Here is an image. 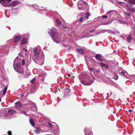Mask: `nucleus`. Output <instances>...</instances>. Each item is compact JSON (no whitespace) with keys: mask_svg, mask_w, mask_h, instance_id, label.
Here are the masks:
<instances>
[{"mask_svg":"<svg viewBox=\"0 0 135 135\" xmlns=\"http://www.w3.org/2000/svg\"><path fill=\"white\" fill-rule=\"evenodd\" d=\"M34 56L36 59H38L39 56L38 53V52L34 53Z\"/></svg>","mask_w":135,"mask_h":135,"instance_id":"18","label":"nucleus"},{"mask_svg":"<svg viewBox=\"0 0 135 135\" xmlns=\"http://www.w3.org/2000/svg\"><path fill=\"white\" fill-rule=\"evenodd\" d=\"M129 2L132 4H135V0H129Z\"/></svg>","mask_w":135,"mask_h":135,"instance_id":"21","label":"nucleus"},{"mask_svg":"<svg viewBox=\"0 0 135 135\" xmlns=\"http://www.w3.org/2000/svg\"><path fill=\"white\" fill-rule=\"evenodd\" d=\"M89 13L87 12L86 14L85 15H81L78 16V17L79 18L80 22H81L86 19H88L89 17Z\"/></svg>","mask_w":135,"mask_h":135,"instance_id":"5","label":"nucleus"},{"mask_svg":"<svg viewBox=\"0 0 135 135\" xmlns=\"http://www.w3.org/2000/svg\"><path fill=\"white\" fill-rule=\"evenodd\" d=\"M118 78V76L117 75H115L114 76V79L115 80H117Z\"/></svg>","mask_w":135,"mask_h":135,"instance_id":"26","label":"nucleus"},{"mask_svg":"<svg viewBox=\"0 0 135 135\" xmlns=\"http://www.w3.org/2000/svg\"><path fill=\"white\" fill-rule=\"evenodd\" d=\"M88 68L90 70V71L91 72V71L93 72V68H89V67H88Z\"/></svg>","mask_w":135,"mask_h":135,"instance_id":"27","label":"nucleus"},{"mask_svg":"<svg viewBox=\"0 0 135 135\" xmlns=\"http://www.w3.org/2000/svg\"><path fill=\"white\" fill-rule=\"evenodd\" d=\"M120 74L121 75L125 76V73L123 71H122L120 72Z\"/></svg>","mask_w":135,"mask_h":135,"instance_id":"31","label":"nucleus"},{"mask_svg":"<svg viewBox=\"0 0 135 135\" xmlns=\"http://www.w3.org/2000/svg\"><path fill=\"white\" fill-rule=\"evenodd\" d=\"M44 75L42 76L41 74H40L38 77V79L41 82H42L44 81Z\"/></svg>","mask_w":135,"mask_h":135,"instance_id":"8","label":"nucleus"},{"mask_svg":"<svg viewBox=\"0 0 135 135\" xmlns=\"http://www.w3.org/2000/svg\"><path fill=\"white\" fill-rule=\"evenodd\" d=\"M25 61L24 59H23L22 61V65H23L25 64Z\"/></svg>","mask_w":135,"mask_h":135,"instance_id":"29","label":"nucleus"},{"mask_svg":"<svg viewBox=\"0 0 135 135\" xmlns=\"http://www.w3.org/2000/svg\"><path fill=\"white\" fill-rule=\"evenodd\" d=\"M23 113L25 115H26V112H23Z\"/></svg>","mask_w":135,"mask_h":135,"instance_id":"48","label":"nucleus"},{"mask_svg":"<svg viewBox=\"0 0 135 135\" xmlns=\"http://www.w3.org/2000/svg\"><path fill=\"white\" fill-rule=\"evenodd\" d=\"M132 39V38L130 36H129L127 37V42H131V40Z\"/></svg>","mask_w":135,"mask_h":135,"instance_id":"17","label":"nucleus"},{"mask_svg":"<svg viewBox=\"0 0 135 135\" xmlns=\"http://www.w3.org/2000/svg\"><path fill=\"white\" fill-rule=\"evenodd\" d=\"M16 112V111L12 109H10L8 111V113L9 114L12 115Z\"/></svg>","mask_w":135,"mask_h":135,"instance_id":"10","label":"nucleus"},{"mask_svg":"<svg viewBox=\"0 0 135 135\" xmlns=\"http://www.w3.org/2000/svg\"><path fill=\"white\" fill-rule=\"evenodd\" d=\"M27 50L25 48H23V51H27Z\"/></svg>","mask_w":135,"mask_h":135,"instance_id":"41","label":"nucleus"},{"mask_svg":"<svg viewBox=\"0 0 135 135\" xmlns=\"http://www.w3.org/2000/svg\"><path fill=\"white\" fill-rule=\"evenodd\" d=\"M56 22L57 23L58 25H61V23L59 19H57L56 20Z\"/></svg>","mask_w":135,"mask_h":135,"instance_id":"22","label":"nucleus"},{"mask_svg":"<svg viewBox=\"0 0 135 135\" xmlns=\"http://www.w3.org/2000/svg\"><path fill=\"white\" fill-rule=\"evenodd\" d=\"M34 90V89L33 88H31L30 90V92L31 93H34V92H33L32 91L33 90Z\"/></svg>","mask_w":135,"mask_h":135,"instance_id":"37","label":"nucleus"},{"mask_svg":"<svg viewBox=\"0 0 135 135\" xmlns=\"http://www.w3.org/2000/svg\"><path fill=\"white\" fill-rule=\"evenodd\" d=\"M67 75L70 78H72V77H71V75H70V74H67Z\"/></svg>","mask_w":135,"mask_h":135,"instance_id":"39","label":"nucleus"},{"mask_svg":"<svg viewBox=\"0 0 135 135\" xmlns=\"http://www.w3.org/2000/svg\"><path fill=\"white\" fill-rule=\"evenodd\" d=\"M86 57H85V59H86Z\"/></svg>","mask_w":135,"mask_h":135,"instance_id":"51","label":"nucleus"},{"mask_svg":"<svg viewBox=\"0 0 135 135\" xmlns=\"http://www.w3.org/2000/svg\"><path fill=\"white\" fill-rule=\"evenodd\" d=\"M96 71L97 73H99L100 72V70H97Z\"/></svg>","mask_w":135,"mask_h":135,"instance_id":"46","label":"nucleus"},{"mask_svg":"<svg viewBox=\"0 0 135 135\" xmlns=\"http://www.w3.org/2000/svg\"><path fill=\"white\" fill-rule=\"evenodd\" d=\"M0 3L5 7H9V6L15 7L18 4V2L16 1L12 2L10 4H6L5 0H0Z\"/></svg>","mask_w":135,"mask_h":135,"instance_id":"4","label":"nucleus"},{"mask_svg":"<svg viewBox=\"0 0 135 135\" xmlns=\"http://www.w3.org/2000/svg\"><path fill=\"white\" fill-rule=\"evenodd\" d=\"M118 22L120 23L123 24L124 23H125V22H122L121 21H120V20H118Z\"/></svg>","mask_w":135,"mask_h":135,"instance_id":"33","label":"nucleus"},{"mask_svg":"<svg viewBox=\"0 0 135 135\" xmlns=\"http://www.w3.org/2000/svg\"><path fill=\"white\" fill-rule=\"evenodd\" d=\"M41 129L40 128L37 127L35 131V132L36 134H37L41 132Z\"/></svg>","mask_w":135,"mask_h":135,"instance_id":"12","label":"nucleus"},{"mask_svg":"<svg viewBox=\"0 0 135 135\" xmlns=\"http://www.w3.org/2000/svg\"><path fill=\"white\" fill-rule=\"evenodd\" d=\"M48 124L49 127H51L52 126V125L50 123H48Z\"/></svg>","mask_w":135,"mask_h":135,"instance_id":"36","label":"nucleus"},{"mask_svg":"<svg viewBox=\"0 0 135 135\" xmlns=\"http://www.w3.org/2000/svg\"><path fill=\"white\" fill-rule=\"evenodd\" d=\"M58 91H60V90L59 89H58L57 90H56V91H55V93H56Z\"/></svg>","mask_w":135,"mask_h":135,"instance_id":"40","label":"nucleus"},{"mask_svg":"<svg viewBox=\"0 0 135 135\" xmlns=\"http://www.w3.org/2000/svg\"><path fill=\"white\" fill-rule=\"evenodd\" d=\"M8 134H9V135H12V134L11 133V131H9L8 132Z\"/></svg>","mask_w":135,"mask_h":135,"instance_id":"38","label":"nucleus"},{"mask_svg":"<svg viewBox=\"0 0 135 135\" xmlns=\"http://www.w3.org/2000/svg\"><path fill=\"white\" fill-rule=\"evenodd\" d=\"M30 123L31 124L32 126H34V125L35 124V123L34 122L33 120L32 119L30 118Z\"/></svg>","mask_w":135,"mask_h":135,"instance_id":"15","label":"nucleus"},{"mask_svg":"<svg viewBox=\"0 0 135 135\" xmlns=\"http://www.w3.org/2000/svg\"><path fill=\"white\" fill-rule=\"evenodd\" d=\"M7 86H6L5 88H4V90L3 91V95H5L6 93V91L7 90Z\"/></svg>","mask_w":135,"mask_h":135,"instance_id":"19","label":"nucleus"},{"mask_svg":"<svg viewBox=\"0 0 135 135\" xmlns=\"http://www.w3.org/2000/svg\"><path fill=\"white\" fill-rule=\"evenodd\" d=\"M78 5H82V6H84L85 5L86 6H88L87 3L85 1L81 0H79L78 2Z\"/></svg>","mask_w":135,"mask_h":135,"instance_id":"6","label":"nucleus"},{"mask_svg":"<svg viewBox=\"0 0 135 135\" xmlns=\"http://www.w3.org/2000/svg\"><path fill=\"white\" fill-rule=\"evenodd\" d=\"M7 1L8 2H10L11 1V0H7Z\"/></svg>","mask_w":135,"mask_h":135,"instance_id":"47","label":"nucleus"},{"mask_svg":"<svg viewBox=\"0 0 135 135\" xmlns=\"http://www.w3.org/2000/svg\"><path fill=\"white\" fill-rule=\"evenodd\" d=\"M77 51L78 52H80L82 54H84V51L82 49L78 48L77 49Z\"/></svg>","mask_w":135,"mask_h":135,"instance_id":"16","label":"nucleus"},{"mask_svg":"<svg viewBox=\"0 0 135 135\" xmlns=\"http://www.w3.org/2000/svg\"><path fill=\"white\" fill-rule=\"evenodd\" d=\"M35 80V78L33 79H32V80L31 81V83H33L34 81Z\"/></svg>","mask_w":135,"mask_h":135,"instance_id":"35","label":"nucleus"},{"mask_svg":"<svg viewBox=\"0 0 135 135\" xmlns=\"http://www.w3.org/2000/svg\"><path fill=\"white\" fill-rule=\"evenodd\" d=\"M100 64L101 66H104L105 64H104L103 62H100Z\"/></svg>","mask_w":135,"mask_h":135,"instance_id":"34","label":"nucleus"},{"mask_svg":"<svg viewBox=\"0 0 135 135\" xmlns=\"http://www.w3.org/2000/svg\"><path fill=\"white\" fill-rule=\"evenodd\" d=\"M50 32L49 34L53 40L57 43H60L61 40L60 36L56 30L54 28H52L50 30Z\"/></svg>","mask_w":135,"mask_h":135,"instance_id":"2","label":"nucleus"},{"mask_svg":"<svg viewBox=\"0 0 135 135\" xmlns=\"http://www.w3.org/2000/svg\"><path fill=\"white\" fill-rule=\"evenodd\" d=\"M108 17V16H102V18H104V19H106Z\"/></svg>","mask_w":135,"mask_h":135,"instance_id":"32","label":"nucleus"},{"mask_svg":"<svg viewBox=\"0 0 135 135\" xmlns=\"http://www.w3.org/2000/svg\"><path fill=\"white\" fill-rule=\"evenodd\" d=\"M102 55L99 54H96L95 55V58L96 59L100 61H103V60L101 58Z\"/></svg>","mask_w":135,"mask_h":135,"instance_id":"7","label":"nucleus"},{"mask_svg":"<svg viewBox=\"0 0 135 135\" xmlns=\"http://www.w3.org/2000/svg\"><path fill=\"white\" fill-rule=\"evenodd\" d=\"M114 12H115V11L114 10H111V11H108L107 12V13H106V15H108L109 13H111Z\"/></svg>","mask_w":135,"mask_h":135,"instance_id":"23","label":"nucleus"},{"mask_svg":"<svg viewBox=\"0 0 135 135\" xmlns=\"http://www.w3.org/2000/svg\"><path fill=\"white\" fill-rule=\"evenodd\" d=\"M104 67L105 68H108L109 67V65L106 64H104Z\"/></svg>","mask_w":135,"mask_h":135,"instance_id":"25","label":"nucleus"},{"mask_svg":"<svg viewBox=\"0 0 135 135\" xmlns=\"http://www.w3.org/2000/svg\"><path fill=\"white\" fill-rule=\"evenodd\" d=\"M128 112H133V110H131V109H130V110H128Z\"/></svg>","mask_w":135,"mask_h":135,"instance_id":"43","label":"nucleus"},{"mask_svg":"<svg viewBox=\"0 0 135 135\" xmlns=\"http://www.w3.org/2000/svg\"><path fill=\"white\" fill-rule=\"evenodd\" d=\"M20 61L19 59L16 57L15 60L13 63V66L14 69L20 74H23V69L21 68Z\"/></svg>","mask_w":135,"mask_h":135,"instance_id":"3","label":"nucleus"},{"mask_svg":"<svg viewBox=\"0 0 135 135\" xmlns=\"http://www.w3.org/2000/svg\"><path fill=\"white\" fill-rule=\"evenodd\" d=\"M26 42V39L25 38H23L21 41V43L22 44H24Z\"/></svg>","mask_w":135,"mask_h":135,"instance_id":"20","label":"nucleus"},{"mask_svg":"<svg viewBox=\"0 0 135 135\" xmlns=\"http://www.w3.org/2000/svg\"><path fill=\"white\" fill-rule=\"evenodd\" d=\"M1 99L0 98V102H1Z\"/></svg>","mask_w":135,"mask_h":135,"instance_id":"50","label":"nucleus"},{"mask_svg":"<svg viewBox=\"0 0 135 135\" xmlns=\"http://www.w3.org/2000/svg\"><path fill=\"white\" fill-rule=\"evenodd\" d=\"M1 112L0 111V117L1 116V115H1Z\"/></svg>","mask_w":135,"mask_h":135,"instance_id":"49","label":"nucleus"},{"mask_svg":"<svg viewBox=\"0 0 135 135\" xmlns=\"http://www.w3.org/2000/svg\"><path fill=\"white\" fill-rule=\"evenodd\" d=\"M62 27L64 29H66L67 28V27L64 26H63Z\"/></svg>","mask_w":135,"mask_h":135,"instance_id":"45","label":"nucleus"},{"mask_svg":"<svg viewBox=\"0 0 135 135\" xmlns=\"http://www.w3.org/2000/svg\"><path fill=\"white\" fill-rule=\"evenodd\" d=\"M33 50L34 52V53H36V52H37V48H34L33 49Z\"/></svg>","mask_w":135,"mask_h":135,"instance_id":"28","label":"nucleus"},{"mask_svg":"<svg viewBox=\"0 0 135 135\" xmlns=\"http://www.w3.org/2000/svg\"><path fill=\"white\" fill-rule=\"evenodd\" d=\"M85 135H86V133L85 132ZM88 135H93L91 133H89Z\"/></svg>","mask_w":135,"mask_h":135,"instance_id":"44","label":"nucleus"},{"mask_svg":"<svg viewBox=\"0 0 135 135\" xmlns=\"http://www.w3.org/2000/svg\"><path fill=\"white\" fill-rule=\"evenodd\" d=\"M124 14L126 15V16H130L131 15L129 13H127V12H124Z\"/></svg>","mask_w":135,"mask_h":135,"instance_id":"24","label":"nucleus"},{"mask_svg":"<svg viewBox=\"0 0 135 135\" xmlns=\"http://www.w3.org/2000/svg\"><path fill=\"white\" fill-rule=\"evenodd\" d=\"M21 39V38L20 36H17L16 37L14 41L15 42H17L18 41L20 40Z\"/></svg>","mask_w":135,"mask_h":135,"instance_id":"14","label":"nucleus"},{"mask_svg":"<svg viewBox=\"0 0 135 135\" xmlns=\"http://www.w3.org/2000/svg\"><path fill=\"white\" fill-rule=\"evenodd\" d=\"M90 75L89 73H84L81 74L79 76V78L81 83L85 85H89L93 83V81L92 76L89 77Z\"/></svg>","mask_w":135,"mask_h":135,"instance_id":"1","label":"nucleus"},{"mask_svg":"<svg viewBox=\"0 0 135 135\" xmlns=\"http://www.w3.org/2000/svg\"><path fill=\"white\" fill-rule=\"evenodd\" d=\"M94 30H95V29H93V30H91L89 32H92L94 31Z\"/></svg>","mask_w":135,"mask_h":135,"instance_id":"42","label":"nucleus"},{"mask_svg":"<svg viewBox=\"0 0 135 135\" xmlns=\"http://www.w3.org/2000/svg\"><path fill=\"white\" fill-rule=\"evenodd\" d=\"M15 105L16 107L18 108L21 107H22L21 104L19 102H17L16 103H15Z\"/></svg>","mask_w":135,"mask_h":135,"instance_id":"11","label":"nucleus"},{"mask_svg":"<svg viewBox=\"0 0 135 135\" xmlns=\"http://www.w3.org/2000/svg\"><path fill=\"white\" fill-rule=\"evenodd\" d=\"M20 53H20L19 54H18V55H19Z\"/></svg>","mask_w":135,"mask_h":135,"instance_id":"52","label":"nucleus"},{"mask_svg":"<svg viewBox=\"0 0 135 135\" xmlns=\"http://www.w3.org/2000/svg\"><path fill=\"white\" fill-rule=\"evenodd\" d=\"M110 22H108L107 23H103L101 24L102 25H108L109 24V23Z\"/></svg>","mask_w":135,"mask_h":135,"instance_id":"30","label":"nucleus"},{"mask_svg":"<svg viewBox=\"0 0 135 135\" xmlns=\"http://www.w3.org/2000/svg\"><path fill=\"white\" fill-rule=\"evenodd\" d=\"M70 91L69 89L66 88L65 90V96H67L68 95H69V93H70Z\"/></svg>","mask_w":135,"mask_h":135,"instance_id":"9","label":"nucleus"},{"mask_svg":"<svg viewBox=\"0 0 135 135\" xmlns=\"http://www.w3.org/2000/svg\"><path fill=\"white\" fill-rule=\"evenodd\" d=\"M78 9L79 10H83L85 9V8H84V6H82V5H78Z\"/></svg>","mask_w":135,"mask_h":135,"instance_id":"13","label":"nucleus"}]
</instances>
